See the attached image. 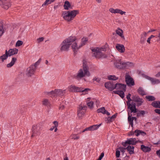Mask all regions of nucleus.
Listing matches in <instances>:
<instances>
[{"label":"nucleus","instance_id":"a19ab883","mask_svg":"<svg viewBox=\"0 0 160 160\" xmlns=\"http://www.w3.org/2000/svg\"><path fill=\"white\" fill-rule=\"evenodd\" d=\"M106 111L105 108L104 107L101 108L97 110V112L98 113H102L103 114H105V112Z\"/></svg>","mask_w":160,"mask_h":160},{"label":"nucleus","instance_id":"13d9d810","mask_svg":"<svg viewBox=\"0 0 160 160\" xmlns=\"http://www.w3.org/2000/svg\"><path fill=\"white\" fill-rule=\"evenodd\" d=\"M44 39V38L43 37L39 38L37 39V42L38 43L42 42Z\"/></svg>","mask_w":160,"mask_h":160},{"label":"nucleus","instance_id":"69168bd1","mask_svg":"<svg viewBox=\"0 0 160 160\" xmlns=\"http://www.w3.org/2000/svg\"><path fill=\"white\" fill-rule=\"evenodd\" d=\"M64 108H65V106L64 105L61 104V105H60V106L59 107V110H62Z\"/></svg>","mask_w":160,"mask_h":160},{"label":"nucleus","instance_id":"2f4dec72","mask_svg":"<svg viewBox=\"0 0 160 160\" xmlns=\"http://www.w3.org/2000/svg\"><path fill=\"white\" fill-rule=\"evenodd\" d=\"M56 95L62 96L65 93V90H62L61 89H56Z\"/></svg>","mask_w":160,"mask_h":160},{"label":"nucleus","instance_id":"393cba45","mask_svg":"<svg viewBox=\"0 0 160 160\" xmlns=\"http://www.w3.org/2000/svg\"><path fill=\"white\" fill-rule=\"evenodd\" d=\"M116 48L118 51L121 53H123L125 52V48L123 45L117 44L116 46Z\"/></svg>","mask_w":160,"mask_h":160},{"label":"nucleus","instance_id":"412c9836","mask_svg":"<svg viewBox=\"0 0 160 160\" xmlns=\"http://www.w3.org/2000/svg\"><path fill=\"white\" fill-rule=\"evenodd\" d=\"M92 52H94L93 53V55L92 56L95 57L97 59H101V57H99V54H100V52L98 50V48H93L91 49Z\"/></svg>","mask_w":160,"mask_h":160},{"label":"nucleus","instance_id":"58836bf2","mask_svg":"<svg viewBox=\"0 0 160 160\" xmlns=\"http://www.w3.org/2000/svg\"><path fill=\"white\" fill-rule=\"evenodd\" d=\"M90 89L88 88H82L80 87V90L79 92H82L84 94H87L88 93V91H90Z\"/></svg>","mask_w":160,"mask_h":160},{"label":"nucleus","instance_id":"774afa93","mask_svg":"<svg viewBox=\"0 0 160 160\" xmlns=\"http://www.w3.org/2000/svg\"><path fill=\"white\" fill-rule=\"evenodd\" d=\"M156 154L160 158V149L156 151Z\"/></svg>","mask_w":160,"mask_h":160},{"label":"nucleus","instance_id":"5fc2aeb1","mask_svg":"<svg viewBox=\"0 0 160 160\" xmlns=\"http://www.w3.org/2000/svg\"><path fill=\"white\" fill-rule=\"evenodd\" d=\"M155 37V36L151 35L149 38H148L147 42L149 44L150 43V40L151 39Z\"/></svg>","mask_w":160,"mask_h":160},{"label":"nucleus","instance_id":"473e14b6","mask_svg":"<svg viewBox=\"0 0 160 160\" xmlns=\"http://www.w3.org/2000/svg\"><path fill=\"white\" fill-rule=\"evenodd\" d=\"M151 105L155 108H160V101H155L152 102Z\"/></svg>","mask_w":160,"mask_h":160},{"label":"nucleus","instance_id":"6e6d98bb","mask_svg":"<svg viewBox=\"0 0 160 160\" xmlns=\"http://www.w3.org/2000/svg\"><path fill=\"white\" fill-rule=\"evenodd\" d=\"M146 38L144 37H142L140 38V42L141 44H143L144 43Z\"/></svg>","mask_w":160,"mask_h":160},{"label":"nucleus","instance_id":"bb28decb","mask_svg":"<svg viewBox=\"0 0 160 160\" xmlns=\"http://www.w3.org/2000/svg\"><path fill=\"white\" fill-rule=\"evenodd\" d=\"M132 114L129 113V111H128V121L130 125H131L132 127L133 126V120L132 118Z\"/></svg>","mask_w":160,"mask_h":160},{"label":"nucleus","instance_id":"bf43d9fd","mask_svg":"<svg viewBox=\"0 0 160 160\" xmlns=\"http://www.w3.org/2000/svg\"><path fill=\"white\" fill-rule=\"evenodd\" d=\"M140 115L143 116L145 113V112L144 110H141L139 111Z\"/></svg>","mask_w":160,"mask_h":160},{"label":"nucleus","instance_id":"338daca9","mask_svg":"<svg viewBox=\"0 0 160 160\" xmlns=\"http://www.w3.org/2000/svg\"><path fill=\"white\" fill-rule=\"evenodd\" d=\"M154 111L156 113L160 115V109H156L154 110Z\"/></svg>","mask_w":160,"mask_h":160},{"label":"nucleus","instance_id":"f8f14e48","mask_svg":"<svg viewBox=\"0 0 160 160\" xmlns=\"http://www.w3.org/2000/svg\"><path fill=\"white\" fill-rule=\"evenodd\" d=\"M24 74L21 73L19 76L18 79H19L23 75L24 78H26L31 77L33 75L35 72V71H24Z\"/></svg>","mask_w":160,"mask_h":160},{"label":"nucleus","instance_id":"2eb2a0df","mask_svg":"<svg viewBox=\"0 0 160 160\" xmlns=\"http://www.w3.org/2000/svg\"><path fill=\"white\" fill-rule=\"evenodd\" d=\"M124 62L122 61L121 59L116 60L114 63V65L116 67L119 69L123 68Z\"/></svg>","mask_w":160,"mask_h":160},{"label":"nucleus","instance_id":"39448f33","mask_svg":"<svg viewBox=\"0 0 160 160\" xmlns=\"http://www.w3.org/2000/svg\"><path fill=\"white\" fill-rule=\"evenodd\" d=\"M90 75V73L89 71H80L76 75H75L74 77L76 79L79 80L85 76L89 77Z\"/></svg>","mask_w":160,"mask_h":160},{"label":"nucleus","instance_id":"1a4fd4ad","mask_svg":"<svg viewBox=\"0 0 160 160\" xmlns=\"http://www.w3.org/2000/svg\"><path fill=\"white\" fill-rule=\"evenodd\" d=\"M127 105L128 106V109H129L130 110L128 111H129V113L131 114L132 112L134 113H136L137 112V109L136 107V104L133 102H132L131 103H127Z\"/></svg>","mask_w":160,"mask_h":160},{"label":"nucleus","instance_id":"8fccbe9b","mask_svg":"<svg viewBox=\"0 0 160 160\" xmlns=\"http://www.w3.org/2000/svg\"><path fill=\"white\" fill-rule=\"evenodd\" d=\"M23 42L22 41L20 40H18L17 41V42H16L15 45L16 47H19L23 44Z\"/></svg>","mask_w":160,"mask_h":160},{"label":"nucleus","instance_id":"79ce46f5","mask_svg":"<svg viewBox=\"0 0 160 160\" xmlns=\"http://www.w3.org/2000/svg\"><path fill=\"white\" fill-rule=\"evenodd\" d=\"M109 80L115 81L118 79V77H116L115 75H109L108 77Z\"/></svg>","mask_w":160,"mask_h":160},{"label":"nucleus","instance_id":"f257e3e1","mask_svg":"<svg viewBox=\"0 0 160 160\" xmlns=\"http://www.w3.org/2000/svg\"><path fill=\"white\" fill-rule=\"evenodd\" d=\"M79 13V11H72L63 12L62 14V17L68 22H70L73 19L76 15Z\"/></svg>","mask_w":160,"mask_h":160},{"label":"nucleus","instance_id":"e2e57ef3","mask_svg":"<svg viewBox=\"0 0 160 160\" xmlns=\"http://www.w3.org/2000/svg\"><path fill=\"white\" fill-rule=\"evenodd\" d=\"M120 151L124 153L125 152V150L126 149V148H123L122 147H121L120 148Z\"/></svg>","mask_w":160,"mask_h":160},{"label":"nucleus","instance_id":"49530a36","mask_svg":"<svg viewBox=\"0 0 160 160\" xmlns=\"http://www.w3.org/2000/svg\"><path fill=\"white\" fill-rule=\"evenodd\" d=\"M119 10V9H114L113 8H110L109 9V11L110 12H112V13H118L119 12L118 11Z\"/></svg>","mask_w":160,"mask_h":160},{"label":"nucleus","instance_id":"4c0bfd02","mask_svg":"<svg viewBox=\"0 0 160 160\" xmlns=\"http://www.w3.org/2000/svg\"><path fill=\"white\" fill-rule=\"evenodd\" d=\"M71 6V4L70 2L67 1L65 2L64 5V8L65 10H68L69 8Z\"/></svg>","mask_w":160,"mask_h":160},{"label":"nucleus","instance_id":"5701e85b","mask_svg":"<svg viewBox=\"0 0 160 160\" xmlns=\"http://www.w3.org/2000/svg\"><path fill=\"white\" fill-rule=\"evenodd\" d=\"M6 29L4 28V22L3 21L0 20V38L3 35L5 32Z\"/></svg>","mask_w":160,"mask_h":160},{"label":"nucleus","instance_id":"c756f323","mask_svg":"<svg viewBox=\"0 0 160 160\" xmlns=\"http://www.w3.org/2000/svg\"><path fill=\"white\" fill-rule=\"evenodd\" d=\"M102 123L98 125H93L90 126V131H93L98 129L99 128L101 125Z\"/></svg>","mask_w":160,"mask_h":160},{"label":"nucleus","instance_id":"a211bd4d","mask_svg":"<svg viewBox=\"0 0 160 160\" xmlns=\"http://www.w3.org/2000/svg\"><path fill=\"white\" fill-rule=\"evenodd\" d=\"M134 133H135V135L136 136H138V135L141 134L143 136H144L146 134V133L140 130H136L134 132H131L129 134V136H131L133 135Z\"/></svg>","mask_w":160,"mask_h":160},{"label":"nucleus","instance_id":"4be33fe9","mask_svg":"<svg viewBox=\"0 0 160 160\" xmlns=\"http://www.w3.org/2000/svg\"><path fill=\"white\" fill-rule=\"evenodd\" d=\"M68 88L71 92H79L80 90V87H77L73 85L70 86Z\"/></svg>","mask_w":160,"mask_h":160},{"label":"nucleus","instance_id":"aec40b11","mask_svg":"<svg viewBox=\"0 0 160 160\" xmlns=\"http://www.w3.org/2000/svg\"><path fill=\"white\" fill-rule=\"evenodd\" d=\"M71 44V43H63L62 42L60 45L61 46L60 49L61 51H68Z\"/></svg>","mask_w":160,"mask_h":160},{"label":"nucleus","instance_id":"6ab92c4d","mask_svg":"<svg viewBox=\"0 0 160 160\" xmlns=\"http://www.w3.org/2000/svg\"><path fill=\"white\" fill-rule=\"evenodd\" d=\"M126 85L117 83L115 84V89L116 88L117 89H120L125 91L126 90Z\"/></svg>","mask_w":160,"mask_h":160},{"label":"nucleus","instance_id":"f704fd0d","mask_svg":"<svg viewBox=\"0 0 160 160\" xmlns=\"http://www.w3.org/2000/svg\"><path fill=\"white\" fill-rule=\"evenodd\" d=\"M116 33L120 36L123 39H125L124 37V36L123 35V31L120 29L119 28H118V30H117L116 31Z\"/></svg>","mask_w":160,"mask_h":160},{"label":"nucleus","instance_id":"09e8293b","mask_svg":"<svg viewBox=\"0 0 160 160\" xmlns=\"http://www.w3.org/2000/svg\"><path fill=\"white\" fill-rule=\"evenodd\" d=\"M117 115L115 114L113 115L111 117H109L107 118V120L108 121V122H111L112 120L113 119H114L116 118Z\"/></svg>","mask_w":160,"mask_h":160},{"label":"nucleus","instance_id":"052dcab7","mask_svg":"<svg viewBox=\"0 0 160 160\" xmlns=\"http://www.w3.org/2000/svg\"><path fill=\"white\" fill-rule=\"evenodd\" d=\"M104 156V153L103 152H102L100 155L99 156L98 158V160H101L102 158Z\"/></svg>","mask_w":160,"mask_h":160},{"label":"nucleus","instance_id":"37998d69","mask_svg":"<svg viewBox=\"0 0 160 160\" xmlns=\"http://www.w3.org/2000/svg\"><path fill=\"white\" fill-rule=\"evenodd\" d=\"M145 98L147 99L148 101H153L155 100L156 98L153 96L148 95L146 96Z\"/></svg>","mask_w":160,"mask_h":160},{"label":"nucleus","instance_id":"3c124183","mask_svg":"<svg viewBox=\"0 0 160 160\" xmlns=\"http://www.w3.org/2000/svg\"><path fill=\"white\" fill-rule=\"evenodd\" d=\"M118 94L119 95V96L122 98H123L124 97V92L122 91H119V92L118 93Z\"/></svg>","mask_w":160,"mask_h":160},{"label":"nucleus","instance_id":"9d476101","mask_svg":"<svg viewBox=\"0 0 160 160\" xmlns=\"http://www.w3.org/2000/svg\"><path fill=\"white\" fill-rule=\"evenodd\" d=\"M132 98L133 101L137 102V106L138 107L141 106L143 102L142 98H140L137 95H133Z\"/></svg>","mask_w":160,"mask_h":160},{"label":"nucleus","instance_id":"cd10ccee","mask_svg":"<svg viewBox=\"0 0 160 160\" xmlns=\"http://www.w3.org/2000/svg\"><path fill=\"white\" fill-rule=\"evenodd\" d=\"M9 57V53L8 52L7 50H6L5 54L0 57V59L1 60L2 62L4 61V60L7 59Z\"/></svg>","mask_w":160,"mask_h":160},{"label":"nucleus","instance_id":"e433bc0d","mask_svg":"<svg viewBox=\"0 0 160 160\" xmlns=\"http://www.w3.org/2000/svg\"><path fill=\"white\" fill-rule=\"evenodd\" d=\"M137 91L139 94L142 96H144L146 94L145 91L141 87L139 88L138 89Z\"/></svg>","mask_w":160,"mask_h":160},{"label":"nucleus","instance_id":"6e6552de","mask_svg":"<svg viewBox=\"0 0 160 160\" xmlns=\"http://www.w3.org/2000/svg\"><path fill=\"white\" fill-rule=\"evenodd\" d=\"M125 82L127 85L129 86H133L135 85L133 79L127 74L125 75Z\"/></svg>","mask_w":160,"mask_h":160},{"label":"nucleus","instance_id":"20e7f679","mask_svg":"<svg viewBox=\"0 0 160 160\" xmlns=\"http://www.w3.org/2000/svg\"><path fill=\"white\" fill-rule=\"evenodd\" d=\"M41 129V125L40 123L33 125L32 128V133L31 137L39 135L40 134V132Z\"/></svg>","mask_w":160,"mask_h":160},{"label":"nucleus","instance_id":"ddd939ff","mask_svg":"<svg viewBox=\"0 0 160 160\" xmlns=\"http://www.w3.org/2000/svg\"><path fill=\"white\" fill-rule=\"evenodd\" d=\"M142 75L143 77L145 78H146L150 81L152 84H157L160 82V80L159 79L151 78L145 75L144 74H142Z\"/></svg>","mask_w":160,"mask_h":160},{"label":"nucleus","instance_id":"864d4df0","mask_svg":"<svg viewBox=\"0 0 160 160\" xmlns=\"http://www.w3.org/2000/svg\"><path fill=\"white\" fill-rule=\"evenodd\" d=\"M131 94L130 93H129L128 95H127V97H126V98H127V99H128V101H127V103H128V102L129 103H130V102L132 101V100L131 98Z\"/></svg>","mask_w":160,"mask_h":160},{"label":"nucleus","instance_id":"ea45409f","mask_svg":"<svg viewBox=\"0 0 160 160\" xmlns=\"http://www.w3.org/2000/svg\"><path fill=\"white\" fill-rule=\"evenodd\" d=\"M55 1V0H46L42 4V6L43 7L45 5H48L54 2Z\"/></svg>","mask_w":160,"mask_h":160},{"label":"nucleus","instance_id":"9b49d317","mask_svg":"<svg viewBox=\"0 0 160 160\" xmlns=\"http://www.w3.org/2000/svg\"><path fill=\"white\" fill-rule=\"evenodd\" d=\"M104 86L107 89L112 91L115 89V84L112 81H109L105 82L104 84Z\"/></svg>","mask_w":160,"mask_h":160},{"label":"nucleus","instance_id":"b1692460","mask_svg":"<svg viewBox=\"0 0 160 160\" xmlns=\"http://www.w3.org/2000/svg\"><path fill=\"white\" fill-rule=\"evenodd\" d=\"M123 69H130V68H132L134 66L133 63L129 62H124Z\"/></svg>","mask_w":160,"mask_h":160},{"label":"nucleus","instance_id":"680f3d73","mask_svg":"<svg viewBox=\"0 0 160 160\" xmlns=\"http://www.w3.org/2000/svg\"><path fill=\"white\" fill-rule=\"evenodd\" d=\"M53 123L54 124V127H55V128L58 127V122L57 121H54L53 122Z\"/></svg>","mask_w":160,"mask_h":160},{"label":"nucleus","instance_id":"4468645a","mask_svg":"<svg viewBox=\"0 0 160 160\" xmlns=\"http://www.w3.org/2000/svg\"><path fill=\"white\" fill-rule=\"evenodd\" d=\"M108 46V45L106 44L105 46L104 47H101L100 48H98V50L100 51V54L99 56L100 57H101V59L106 58L107 57V55L104 54L103 52H101L102 51H106L107 47Z\"/></svg>","mask_w":160,"mask_h":160},{"label":"nucleus","instance_id":"c03bdc74","mask_svg":"<svg viewBox=\"0 0 160 160\" xmlns=\"http://www.w3.org/2000/svg\"><path fill=\"white\" fill-rule=\"evenodd\" d=\"M83 70H88V67L87 65V62L85 60H83Z\"/></svg>","mask_w":160,"mask_h":160},{"label":"nucleus","instance_id":"72a5a7b5","mask_svg":"<svg viewBox=\"0 0 160 160\" xmlns=\"http://www.w3.org/2000/svg\"><path fill=\"white\" fill-rule=\"evenodd\" d=\"M134 147L133 146H128L126 148V149L129 152L130 154H132L134 153Z\"/></svg>","mask_w":160,"mask_h":160},{"label":"nucleus","instance_id":"c9c22d12","mask_svg":"<svg viewBox=\"0 0 160 160\" xmlns=\"http://www.w3.org/2000/svg\"><path fill=\"white\" fill-rule=\"evenodd\" d=\"M42 104L43 105L47 106H50L51 105L50 102L47 98L44 99L42 101Z\"/></svg>","mask_w":160,"mask_h":160},{"label":"nucleus","instance_id":"dca6fc26","mask_svg":"<svg viewBox=\"0 0 160 160\" xmlns=\"http://www.w3.org/2000/svg\"><path fill=\"white\" fill-rule=\"evenodd\" d=\"M41 60V58H39L35 63L32 65L28 68L27 70H28H28H35L37 69L38 66L40 64Z\"/></svg>","mask_w":160,"mask_h":160},{"label":"nucleus","instance_id":"a18cd8bd","mask_svg":"<svg viewBox=\"0 0 160 160\" xmlns=\"http://www.w3.org/2000/svg\"><path fill=\"white\" fill-rule=\"evenodd\" d=\"M70 138L71 139L74 140H77L79 138V136H78L77 134H72L70 136Z\"/></svg>","mask_w":160,"mask_h":160},{"label":"nucleus","instance_id":"4d7b16f0","mask_svg":"<svg viewBox=\"0 0 160 160\" xmlns=\"http://www.w3.org/2000/svg\"><path fill=\"white\" fill-rule=\"evenodd\" d=\"M120 152L119 150H117L116 152V156L117 158L120 157Z\"/></svg>","mask_w":160,"mask_h":160},{"label":"nucleus","instance_id":"de8ad7c7","mask_svg":"<svg viewBox=\"0 0 160 160\" xmlns=\"http://www.w3.org/2000/svg\"><path fill=\"white\" fill-rule=\"evenodd\" d=\"M56 89H55L54 91H52L50 92V97H54L56 95Z\"/></svg>","mask_w":160,"mask_h":160},{"label":"nucleus","instance_id":"a878e982","mask_svg":"<svg viewBox=\"0 0 160 160\" xmlns=\"http://www.w3.org/2000/svg\"><path fill=\"white\" fill-rule=\"evenodd\" d=\"M18 50L16 48L13 49H10L8 52L9 53V57H10L13 55L16 54L18 53Z\"/></svg>","mask_w":160,"mask_h":160},{"label":"nucleus","instance_id":"f3484780","mask_svg":"<svg viewBox=\"0 0 160 160\" xmlns=\"http://www.w3.org/2000/svg\"><path fill=\"white\" fill-rule=\"evenodd\" d=\"M76 39L77 38L76 37L71 36L63 40L62 42V43L64 44L66 43H71V42L75 41Z\"/></svg>","mask_w":160,"mask_h":160},{"label":"nucleus","instance_id":"f03ea898","mask_svg":"<svg viewBox=\"0 0 160 160\" xmlns=\"http://www.w3.org/2000/svg\"><path fill=\"white\" fill-rule=\"evenodd\" d=\"M88 41V39L87 38H83L82 39L81 44L78 47V46L77 43L76 42H74L72 46V48L74 52V56L77 54L78 50L82 46L84 45Z\"/></svg>","mask_w":160,"mask_h":160},{"label":"nucleus","instance_id":"423d86ee","mask_svg":"<svg viewBox=\"0 0 160 160\" xmlns=\"http://www.w3.org/2000/svg\"><path fill=\"white\" fill-rule=\"evenodd\" d=\"M11 6L10 0H0V6L2 8L7 10Z\"/></svg>","mask_w":160,"mask_h":160},{"label":"nucleus","instance_id":"7c9ffc66","mask_svg":"<svg viewBox=\"0 0 160 160\" xmlns=\"http://www.w3.org/2000/svg\"><path fill=\"white\" fill-rule=\"evenodd\" d=\"M17 58L13 57L12 58V60L10 62L7 64V66L8 68H10L13 66L17 61Z\"/></svg>","mask_w":160,"mask_h":160},{"label":"nucleus","instance_id":"0eeeda50","mask_svg":"<svg viewBox=\"0 0 160 160\" xmlns=\"http://www.w3.org/2000/svg\"><path fill=\"white\" fill-rule=\"evenodd\" d=\"M141 142V141H136L135 138H131L128 139L125 142H122V145L124 147H126L128 144L131 145H135L138 142Z\"/></svg>","mask_w":160,"mask_h":160},{"label":"nucleus","instance_id":"0e129e2a","mask_svg":"<svg viewBox=\"0 0 160 160\" xmlns=\"http://www.w3.org/2000/svg\"><path fill=\"white\" fill-rule=\"evenodd\" d=\"M118 11L119 12L118 13H120L122 15H123V14H125L126 12L123 11L119 9Z\"/></svg>","mask_w":160,"mask_h":160},{"label":"nucleus","instance_id":"7ed1b4c3","mask_svg":"<svg viewBox=\"0 0 160 160\" xmlns=\"http://www.w3.org/2000/svg\"><path fill=\"white\" fill-rule=\"evenodd\" d=\"M87 108V106L83 105L82 103L79 105L77 110L78 116L79 118H81L84 116L85 112Z\"/></svg>","mask_w":160,"mask_h":160},{"label":"nucleus","instance_id":"603ef678","mask_svg":"<svg viewBox=\"0 0 160 160\" xmlns=\"http://www.w3.org/2000/svg\"><path fill=\"white\" fill-rule=\"evenodd\" d=\"M87 105L88 107L90 108H92L93 107V102L92 101H90L87 103Z\"/></svg>","mask_w":160,"mask_h":160},{"label":"nucleus","instance_id":"c85d7f7f","mask_svg":"<svg viewBox=\"0 0 160 160\" xmlns=\"http://www.w3.org/2000/svg\"><path fill=\"white\" fill-rule=\"evenodd\" d=\"M141 149L144 152H149L151 150V148L150 147L146 146L143 145H141Z\"/></svg>","mask_w":160,"mask_h":160}]
</instances>
